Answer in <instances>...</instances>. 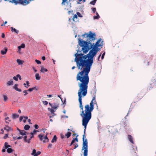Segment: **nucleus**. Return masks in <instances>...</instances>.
I'll return each mask as SVG.
<instances>
[{"mask_svg": "<svg viewBox=\"0 0 156 156\" xmlns=\"http://www.w3.org/2000/svg\"><path fill=\"white\" fill-rule=\"evenodd\" d=\"M127 138L128 140L132 144H134V143L133 141V136L130 135H128L127 136Z\"/></svg>", "mask_w": 156, "mask_h": 156, "instance_id": "8", "label": "nucleus"}, {"mask_svg": "<svg viewBox=\"0 0 156 156\" xmlns=\"http://www.w3.org/2000/svg\"><path fill=\"white\" fill-rule=\"evenodd\" d=\"M27 90H24L23 91V92L25 93L24 95L25 96L27 94H28V93L27 92Z\"/></svg>", "mask_w": 156, "mask_h": 156, "instance_id": "40", "label": "nucleus"}, {"mask_svg": "<svg viewBox=\"0 0 156 156\" xmlns=\"http://www.w3.org/2000/svg\"><path fill=\"white\" fill-rule=\"evenodd\" d=\"M38 130H34L33 131V132H31L30 133V134L31 135H34V134H35L36 132H38Z\"/></svg>", "mask_w": 156, "mask_h": 156, "instance_id": "29", "label": "nucleus"}, {"mask_svg": "<svg viewBox=\"0 0 156 156\" xmlns=\"http://www.w3.org/2000/svg\"><path fill=\"white\" fill-rule=\"evenodd\" d=\"M96 103V101L95 100V97H93L90 103V106L89 105H87L85 106L86 114L88 115L89 116L90 120L92 117L91 112L94 109V104Z\"/></svg>", "mask_w": 156, "mask_h": 156, "instance_id": "5", "label": "nucleus"}, {"mask_svg": "<svg viewBox=\"0 0 156 156\" xmlns=\"http://www.w3.org/2000/svg\"><path fill=\"white\" fill-rule=\"evenodd\" d=\"M1 133L3 134L4 133V130L3 129H2L1 130Z\"/></svg>", "mask_w": 156, "mask_h": 156, "instance_id": "55", "label": "nucleus"}, {"mask_svg": "<svg viewBox=\"0 0 156 156\" xmlns=\"http://www.w3.org/2000/svg\"><path fill=\"white\" fill-rule=\"evenodd\" d=\"M96 1L97 0H93L91 1V2H90V4L94 5L95 4Z\"/></svg>", "mask_w": 156, "mask_h": 156, "instance_id": "23", "label": "nucleus"}, {"mask_svg": "<svg viewBox=\"0 0 156 156\" xmlns=\"http://www.w3.org/2000/svg\"><path fill=\"white\" fill-rule=\"evenodd\" d=\"M20 134L22 135H25L28 134L27 132L24 130H19Z\"/></svg>", "mask_w": 156, "mask_h": 156, "instance_id": "9", "label": "nucleus"}, {"mask_svg": "<svg viewBox=\"0 0 156 156\" xmlns=\"http://www.w3.org/2000/svg\"><path fill=\"white\" fill-rule=\"evenodd\" d=\"M42 102L43 104H44L45 105H47L48 104V102L47 101H43Z\"/></svg>", "mask_w": 156, "mask_h": 156, "instance_id": "34", "label": "nucleus"}, {"mask_svg": "<svg viewBox=\"0 0 156 156\" xmlns=\"http://www.w3.org/2000/svg\"><path fill=\"white\" fill-rule=\"evenodd\" d=\"M11 28V31L12 32H15L17 34H18L19 32L18 30H16V29H15V28H14L12 27Z\"/></svg>", "mask_w": 156, "mask_h": 156, "instance_id": "12", "label": "nucleus"}, {"mask_svg": "<svg viewBox=\"0 0 156 156\" xmlns=\"http://www.w3.org/2000/svg\"><path fill=\"white\" fill-rule=\"evenodd\" d=\"M13 84V82L12 79L10 81H8L7 83V85L8 86H10L12 85Z\"/></svg>", "mask_w": 156, "mask_h": 156, "instance_id": "11", "label": "nucleus"}, {"mask_svg": "<svg viewBox=\"0 0 156 156\" xmlns=\"http://www.w3.org/2000/svg\"><path fill=\"white\" fill-rule=\"evenodd\" d=\"M7 21H5V22L4 23V24H1V26H3L4 25H5V24H6L7 23Z\"/></svg>", "mask_w": 156, "mask_h": 156, "instance_id": "51", "label": "nucleus"}, {"mask_svg": "<svg viewBox=\"0 0 156 156\" xmlns=\"http://www.w3.org/2000/svg\"><path fill=\"white\" fill-rule=\"evenodd\" d=\"M27 121L30 124H32L30 122L31 120L30 119H28Z\"/></svg>", "mask_w": 156, "mask_h": 156, "instance_id": "53", "label": "nucleus"}, {"mask_svg": "<svg viewBox=\"0 0 156 156\" xmlns=\"http://www.w3.org/2000/svg\"><path fill=\"white\" fill-rule=\"evenodd\" d=\"M75 141H76L77 142L78 141V140L77 138H73L71 142H72V144H73Z\"/></svg>", "mask_w": 156, "mask_h": 156, "instance_id": "27", "label": "nucleus"}, {"mask_svg": "<svg viewBox=\"0 0 156 156\" xmlns=\"http://www.w3.org/2000/svg\"><path fill=\"white\" fill-rule=\"evenodd\" d=\"M16 61L19 65H21L23 63V61L19 59H17Z\"/></svg>", "mask_w": 156, "mask_h": 156, "instance_id": "22", "label": "nucleus"}, {"mask_svg": "<svg viewBox=\"0 0 156 156\" xmlns=\"http://www.w3.org/2000/svg\"><path fill=\"white\" fill-rule=\"evenodd\" d=\"M42 59L43 61L45 60V57L44 56H43L42 57Z\"/></svg>", "mask_w": 156, "mask_h": 156, "instance_id": "54", "label": "nucleus"}, {"mask_svg": "<svg viewBox=\"0 0 156 156\" xmlns=\"http://www.w3.org/2000/svg\"><path fill=\"white\" fill-rule=\"evenodd\" d=\"M71 134V133L69 132L66 134L65 136L67 137V138H68L70 136Z\"/></svg>", "mask_w": 156, "mask_h": 156, "instance_id": "24", "label": "nucleus"}, {"mask_svg": "<svg viewBox=\"0 0 156 156\" xmlns=\"http://www.w3.org/2000/svg\"><path fill=\"white\" fill-rule=\"evenodd\" d=\"M7 51V48H4V51L2 50L1 51V53L2 55H5V54Z\"/></svg>", "mask_w": 156, "mask_h": 156, "instance_id": "14", "label": "nucleus"}, {"mask_svg": "<svg viewBox=\"0 0 156 156\" xmlns=\"http://www.w3.org/2000/svg\"><path fill=\"white\" fill-rule=\"evenodd\" d=\"M16 91H19V92H21V90L20 89H18V88L16 90Z\"/></svg>", "mask_w": 156, "mask_h": 156, "instance_id": "56", "label": "nucleus"}, {"mask_svg": "<svg viewBox=\"0 0 156 156\" xmlns=\"http://www.w3.org/2000/svg\"><path fill=\"white\" fill-rule=\"evenodd\" d=\"M19 117V115L16 114H13L12 115V118L13 119H15L16 118H18Z\"/></svg>", "mask_w": 156, "mask_h": 156, "instance_id": "17", "label": "nucleus"}, {"mask_svg": "<svg viewBox=\"0 0 156 156\" xmlns=\"http://www.w3.org/2000/svg\"><path fill=\"white\" fill-rule=\"evenodd\" d=\"M4 146H5V147L6 149H8L9 147H11L10 145H8V143L7 142L5 143V144H4Z\"/></svg>", "mask_w": 156, "mask_h": 156, "instance_id": "19", "label": "nucleus"}, {"mask_svg": "<svg viewBox=\"0 0 156 156\" xmlns=\"http://www.w3.org/2000/svg\"><path fill=\"white\" fill-rule=\"evenodd\" d=\"M66 2V3H67V4L68 3V2L67 1V0H62V4L65 5V4L64 3L65 2Z\"/></svg>", "mask_w": 156, "mask_h": 156, "instance_id": "33", "label": "nucleus"}, {"mask_svg": "<svg viewBox=\"0 0 156 156\" xmlns=\"http://www.w3.org/2000/svg\"><path fill=\"white\" fill-rule=\"evenodd\" d=\"M17 86L18 84H15L14 86V89L16 90L18 88H17Z\"/></svg>", "mask_w": 156, "mask_h": 156, "instance_id": "35", "label": "nucleus"}, {"mask_svg": "<svg viewBox=\"0 0 156 156\" xmlns=\"http://www.w3.org/2000/svg\"><path fill=\"white\" fill-rule=\"evenodd\" d=\"M34 127H35V128L36 129H37L38 128V125H37L35 124V125H34Z\"/></svg>", "mask_w": 156, "mask_h": 156, "instance_id": "43", "label": "nucleus"}, {"mask_svg": "<svg viewBox=\"0 0 156 156\" xmlns=\"http://www.w3.org/2000/svg\"><path fill=\"white\" fill-rule=\"evenodd\" d=\"M3 96L4 98V101H5L8 100V98L7 96L5 95H3Z\"/></svg>", "mask_w": 156, "mask_h": 156, "instance_id": "26", "label": "nucleus"}, {"mask_svg": "<svg viewBox=\"0 0 156 156\" xmlns=\"http://www.w3.org/2000/svg\"><path fill=\"white\" fill-rule=\"evenodd\" d=\"M47 96L49 97V98H51V97H52V95H51V94H50V95H47Z\"/></svg>", "mask_w": 156, "mask_h": 156, "instance_id": "59", "label": "nucleus"}, {"mask_svg": "<svg viewBox=\"0 0 156 156\" xmlns=\"http://www.w3.org/2000/svg\"><path fill=\"white\" fill-rule=\"evenodd\" d=\"M34 137V135H31L30 136V138L27 140V142L28 143H29L30 142V140H31V139L33 138Z\"/></svg>", "mask_w": 156, "mask_h": 156, "instance_id": "28", "label": "nucleus"}, {"mask_svg": "<svg viewBox=\"0 0 156 156\" xmlns=\"http://www.w3.org/2000/svg\"><path fill=\"white\" fill-rule=\"evenodd\" d=\"M101 54L99 55V56H98V61H100V60H99V59H100V57H101Z\"/></svg>", "mask_w": 156, "mask_h": 156, "instance_id": "52", "label": "nucleus"}, {"mask_svg": "<svg viewBox=\"0 0 156 156\" xmlns=\"http://www.w3.org/2000/svg\"><path fill=\"white\" fill-rule=\"evenodd\" d=\"M23 118V116H21L20 118V122H21Z\"/></svg>", "mask_w": 156, "mask_h": 156, "instance_id": "44", "label": "nucleus"}, {"mask_svg": "<svg viewBox=\"0 0 156 156\" xmlns=\"http://www.w3.org/2000/svg\"><path fill=\"white\" fill-rule=\"evenodd\" d=\"M12 151V150L10 148H9L7 149V151L8 153H11Z\"/></svg>", "mask_w": 156, "mask_h": 156, "instance_id": "25", "label": "nucleus"}, {"mask_svg": "<svg viewBox=\"0 0 156 156\" xmlns=\"http://www.w3.org/2000/svg\"><path fill=\"white\" fill-rule=\"evenodd\" d=\"M49 105L52 108H48V109L51 112L52 116H54L55 115L54 112L55 111L54 109H57L59 107V105L58 104L54 103L51 104L50 103H49Z\"/></svg>", "mask_w": 156, "mask_h": 156, "instance_id": "6", "label": "nucleus"}, {"mask_svg": "<svg viewBox=\"0 0 156 156\" xmlns=\"http://www.w3.org/2000/svg\"><path fill=\"white\" fill-rule=\"evenodd\" d=\"M33 89L32 88H30L29 89L27 90V91H29L30 92H31L33 91Z\"/></svg>", "mask_w": 156, "mask_h": 156, "instance_id": "47", "label": "nucleus"}, {"mask_svg": "<svg viewBox=\"0 0 156 156\" xmlns=\"http://www.w3.org/2000/svg\"><path fill=\"white\" fill-rule=\"evenodd\" d=\"M36 153V150L34 149L33 150L32 152L31 153V155L34 156V154H35Z\"/></svg>", "mask_w": 156, "mask_h": 156, "instance_id": "30", "label": "nucleus"}, {"mask_svg": "<svg viewBox=\"0 0 156 156\" xmlns=\"http://www.w3.org/2000/svg\"><path fill=\"white\" fill-rule=\"evenodd\" d=\"M8 136V135L7 134H5V136H4L3 137V138L5 139H6Z\"/></svg>", "mask_w": 156, "mask_h": 156, "instance_id": "41", "label": "nucleus"}, {"mask_svg": "<svg viewBox=\"0 0 156 156\" xmlns=\"http://www.w3.org/2000/svg\"><path fill=\"white\" fill-rule=\"evenodd\" d=\"M96 14L97 15V16H94L93 19H98L100 18V17L97 12H96Z\"/></svg>", "mask_w": 156, "mask_h": 156, "instance_id": "20", "label": "nucleus"}, {"mask_svg": "<svg viewBox=\"0 0 156 156\" xmlns=\"http://www.w3.org/2000/svg\"><path fill=\"white\" fill-rule=\"evenodd\" d=\"M82 36L87 38L86 41L79 38L78 43L79 45L82 47L81 50L83 53H86L89 50V47H92V43L95 40L96 34L95 33H93L90 31L88 33L83 34Z\"/></svg>", "mask_w": 156, "mask_h": 156, "instance_id": "3", "label": "nucleus"}, {"mask_svg": "<svg viewBox=\"0 0 156 156\" xmlns=\"http://www.w3.org/2000/svg\"><path fill=\"white\" fill-rule=\"evenodd\" d=\"M77 16L76 14H75L73 16V20L74 21L77 22L78 21L77 20Z\"/></svg>", "mask_w": 156, "mask_h": 156, "instance_id": "13", "label": "nucleus"}, {"mask_svg": "<svg viewBox=\"0 0 156 156\" xmlns=\"http://www.w3.org/2000/svg\"><path fill=\"white\" fill-rule=\"evenodd\" d=\"M22 137H23L22 136H19V137H17V139L18 140H19V139H22Z\"/></svg>", "mask_w": 156, "mask_h": 156, "instance_id": "57", "label": "nucleus"}, {"mask_svg": "<svg viewBox=\"0 0 156 156\" xmlns=\"http://www.w3.org/2000/svg\"><path fill=\"white\" fill-rule=\"evenodd\" d=\"M40 71L41 72L44 73V72H47L48 70L44 68L43 67H41Z\"/></svg>", "mask_w": 156, "mask_h": 156, "instance_id": "15", "label": "nucleus"}, {"mask_svg": "<svg viewBox=\"0 0 156 156\" xmlns=\"http://www.w3.org/2000/svg\"><path fill=\"white\" fill-rule=\"evenodd\" d=\"M35 77L36 80H39L41 78V77L40 76L39 74L38 73H36L35 74Z\"/></svg>", "mask_w": 156, "mask_h": 156, "instance_id": "16", "label": "nucleus"}, {"mask_svg": "<svg viewBox=\"0 0 156 156\" xmlns=\"http://www.w3.org/2000/svg\"><path fill=\"white\" fill-rule=\"evenodd\" d=\"M4 129L8 132L12 130V129L11 127L7 125L5 126V127L4 128Z\"/></svg>", "mask_w": 156, "mask_h": 156, "instance_id": "10", "label": "nucleus"}, {"mask_svg": "<svg viewBox=\"0 0 156 156\" xmlns=\"http://www.w3.org/2000/svg\"><path fill=\"white\" fill-rule=\"evenodd\" d=\"M96 103V101L95 100V97H93L90 103V106L89 105H87L85 106L86 114L88 115L89 116L90 120L92 117L91 112L94 109V104Z\"/></svg>", "mask_w": 156, "mask_h": 156, "instance_id": "4", "label": "nucleus"}, {"mask_svg": "<svg viewBox=\"0 0 156 156\" xmlns=\"http://www.w3.org/2000/svg\"><path fill=\"white\" fill-rule=\"evenodd\" d=\"M38 137L41 141H43L44 142H46L45 140H47V141H48V139L46 136H44L39 134L38 135Z\"/></svg>", "mask_w": 156, "mask_h": 156, "instance_id": "7", "label": "nucleus"}, {"mask_svg": "<svg viewBox=\"0 0 156 156\" xmlns=\"http://www.w3.org/2000/svg\"><path fill=\"white\" fill-rule=\"evenodd\" d=\"M20 46H21V47L22 48H23L25 47V45L24 44H22L21 45H20Z\"/></svg>", "mask_w": 156, "mask_h": 156, "instance_id": "50", "label": "nucleus"}, {"mask_svg": "<svg viewBox=\"0 0 156 156\" xmlns=\"http://www.w3.org/2000/svg\"><path fill=\"white\" fill-rule=\"evenodd\" d=\"M27 136H24V140L25 141V142H27Z\"/></svg>", "mask_w": 156, "mask_h": 156, "instance_id": "42", "label": "nucleus"}, {"mask_svg": "<svg viewBox=\"0 0 156 156\" xmlns=\"http://www.w3.org/2000/svg\"><path fill=\"white\" fill-rule=\"evenodd\" d=\"M13 79L14 80H15L16 81L18 80V77L17 76V75L16 76H14L13 77Z\"/></svg>", "mask_w": 156, "mask_h": 156, "instance_id": "39", "label": "nucleus"}, {"mask_svg": "<svg viewBox=\"0 0 156 156\" xmlns=\"http://www.w3.org/2000/svg\"><path fill=\"white\" fill-rule=\"evenodd\" d=\"M2 38H4L5 37V35L4 33H2Z\"/></svg>", "mask_w": 156, "mask_h": 156, "instance_id": "49", "label": "nucleus"}, {"mask_svg": "<svg viewBox=\"0 0 156 156\" xmlns=\"http://www.w3.org/2000/svg\"><path fill=\"white\" fill-rule=\"evenodd\" d=\"M33 69L34 70V71L35 72H37V70H36V69L34 68V67H33Z\"/></svg>", "mask_w": 156, "mask_h": 156, "instance_id": "63", "label": "nucleus"}, {"mask_svg": "<svg viewBox=\"0 0 156 156\" xmlns=\"http://www.w3.org/2000/svg\"><path fill=\"white\" fill-rule=\"evenodd\" d=\"M64 117H65L66 118H68V116H65V115H62V118H64Z\"/></svg>", "mask_w": 156, "mask_h": 156, "instance_id": "61", "label": "nucleus"}, {"mask_svg": "<svg viewBox=\"0 0 156 156\" xmlns=\"http://www.w3.org/2000/svg\"><path fill=\"white\" fill-rule=\"evenodd\" d=\"M76 80H79L80 83H78L79 89L78 91V101L79 102V107L82 110L80 115L82 119V124L84 126V134L83 136V147L82 150H84L83 156H87L88 155V142L87 139H85V135L87 126L90 121L89 116L86 114L85 108L83 110V107L82 105V97L86 96L87 93L88 84L89 82V77L88 75L83 73L79 72L76 76Z\"/></svg>", "mask_w": 156, "mask_h": 156, "instance_id": "1", "label": "nucleus"}, {"mask_svg": "<svg viewBox=\"0 0 156 156\" xmlns=\"http://www.w3.org/2000/svg\"><path fill=\"white\" fill-rule=\"evenodd\" d=\"M52 146V144H49L48 146V148H51V147Z\"/></svg>", "mask_w": 156, "mask_h": 156, "instance_id": "48", "label": "nucleus"}, {"mask_svg": "<svg viewBox=\"0 0 156 156\" xmlns=\"http://www.w3.org/2000/svg\"><path fill=\"white\" fill-rule=\"evenodd\" d=\"M35 61L37 64H40L41 63V62L38 60L36 59Z\"/></svg>", "mask_w": 156, "mask_h": 156, "instance_id": "37", "label": "nucleus"}, {"mask_svg": "<svg viewBox=\"0 0 156 156\" xmlns=\"http://www.w3.org/2000/svg\"><path fill=\"white\" fill-rule=\"evenodd\" d=\"M76 14L79 17H83L82 16L79 12H77Z\"/></svg>", "mask_w": 156, "mask_h": 156, "instance_id": "32", "label": "nucleus"}, {"mask_svg": "<svg viewBox=\"0 0 156 156\" xmlns=\"http://www.w3.org/2000/svg\"><path fill=\"white\" fill-rule=\"evenodd\" d=\"M5 149H3L2 150V152H5Z\"/></svg>", "mask_w": 156, "mask_h": 156, "instance_id": "64", "label": "nucleus"}, {"mask_svg": "<svg viewBox=\"0 0 156 156\" xmlns=\"http://www.w3.org/2000/svg\"><path fill=\"white\" fill-rule=\"evenodd\" d=\"M21 48H22V47H21V46H18V52H20V49Z\"/></svg>", "mask_w": 156, "mask_h": 156, "instance_id": "45", "label": "nucleus"}, {"mask_svg": "<svg viewBox=\"0 0 156 156\" xmlns=\"http://www.w3.org/2000/svg\"><path fill=\"white\" fill-rule=\"evenodd\" d=\"M41 153V152L40 151H38L34 155V156H37L38 155L40 154Z\"/></svg>", "mask_w": 156, "mask_h": 156, "instance_id": "31", "label": "nucleus"}, {"mask_svg": "<svg viewBox=\"0 0 156 156\" xmlns=\"http://www.w3.org/2000/svg\"><path fill=\"white\" fill-rule=\"evenodd\" d=\"M57 139V137L55 135L53 137V138L51 140V142L52 143H54V142H55Z\"/></svg>", "mask_w": 156, "mask_h": 156, "instance_id": "18", "label": "nucleus"}, {"mask_svg": "<svg viewBox=\"0 0 156 156\" xmlns=\"http://www.w3.org/2000/svg\"><path fill=\"white\" fill-rule=\"evenodd\" d=\"M92 44V47H89V50H90L87 55H83V54L80 53L81 51L78 50L77 53L74 55L77 67L81 70L80 72L88 75L93 63L94 57L100 50L101 48L99 47L102 48L103 41L101 38H99L95 44L93 42Z\"/></svg>", "mask_w": 156, "mask_h": 156, "instance_id": "2", "label": "nucleus"}, {"mask_svg": "<svg viewBox=\"0 0 156 156\" xmlns=\"http://www.w3.org/2000/svg\"><path fill=\"white\" fill-rule=\"evenodd\" d=\"M78 147V144H76V145H75V147L74 148V149H76V148H77V147Z\"/></svg>", "mask_w": 156, "mask_h": 156, "instance_id": "60", "label": "nucleus"}, {"mask_svg": "<svg viewBox=\"0 0 156 156\" xmlns=\"http://www.w3.org/2000/svg\"><path fill=\"white\" fill-rule=\"evenodd\" d=\"M61 138H62V139H63L65 137L64 135H63L62 134H61Z\"/></svg>", "mask_w": 156, "mask_h": 156, "instance_id": "58", "label": "nucleus"}, {"mask_svg": "<svg viewBox=\"0 0 156 156\" xmlns=\"http://www.w3.org/2000/svg\"><path fill=\"white\" fill-rule=\"evenodd\" d=\"M17 76L18 77V78H19V79L20 80H21V76L19 74L17 75Z\"/></svg>", "mask_w": 156, "mask_h": 156, "instance_id": "46", "label": "nucleus"}, {"mask_svg": "<svg viewBox=\"0 0 156 156\" xmlns=\"http://www.w3.org/2000/svg\"><path fill=\"white\" fill-rule=\"evenodd\" d=\"M30 128V126L28 125H26L24 127V129L26 130H28Z\"/></svg>", "mask_w": 156, "mask_h": 156, "instance_id": "21", "label": "nucleus"}, {"mask_svg": "<svg viewBox=\"0 0 156 156\" xmlns=\"http://www.w3.org/2000/svg\"><path fill=\"white\" fill-rule=\"evenodd\" d=\"M23 118L25 119L26 120L28 119V117L27 116H25V117L23 116Z\"/></svg>", "mask_w": 156, "mask_h": 156, "instance_id": "62", "label": "nucleus"}, {"mask_svg": "<svg viewBox=\"0 0 156 156\" xmlns=\"http://www.w3.org/2000/svg\"><path fill=\"white\" fill-rule=\"evenodd\" d=\"M91 9L94 13L95 12L96 10V9L95 8H91Z\"/></svg>", "mask_w": 156, "mask_h": 156, "instance_id": "38", "label": "nucleus"}, {"mask_svg": "<svg viewBox=\"0 0 156 156\" xmlns=\"http://www.w3.org/2000/svg\"><path fill=\"white\" fill-rule=\"evenodd\" d=\"M105 52L104 51V52L102 54V55L101 56V59L102 60L104 58V56L105 55Z\"/></svg>", "mask_w": 156, "mask_h": 156, "instance_id": "36", "label": "nucleus"}]
</instances>
